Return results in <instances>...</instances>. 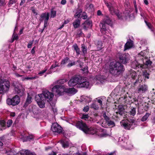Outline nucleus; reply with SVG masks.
<instances>
[{"mask_svg": "<svg viewBox=\"0 0 155 155\" xmlns=\"http://www.w3.org/2000/svg\"><path fill=\"white\" fill-rule=\"evenodd\" d=\"M97 50H99L101 49L102 47V42L101 41H98L97 43Z\"/></svg>", "mask_w": 155, "mask_h": 155, "instance_id": "42", "label": "nucleus"}, {"mask_svg": "<svg viewBox=\"0 0 155 155\" xmlns=\"http://www.w3.org/2000/svg\"><path fill=\"white\" fill-rule=\"evenodd\" d=\"M149 74L146 71H145L143 72V76L147 79L149 78Z\"/></svg>", "mask_w": 155, "mask_h": 155, "instance_id": "40", "label": "nucleus"}, {"mask_svg": "<svg viewBox=\"0 0 155 155\" xmlns=\"http://www.w3.org/2000/svg\"><path fill=\"white\" fill-rule=\"evenodd\" d=\"M10 86V83L8 80L0 78V94L6 93L9 91Z\"/></svg>", "mask_w": 155, "mask_h": 155, "instance_id": "5", "label": "nucleus"}, {"mask_svg": "<svg viewBox=\"0 0 155 155\" xmlns=\"http://www.w3.org/2000/svg\"><path fill=\"white\" fill-rule=\"evenodd\" d=\"M5 125V123L4 120H0V130H2Z\"/></svg>", "mask_w": 155, "mask_h": 155, "instance_id": "36", "label": "nucleus"}, {"mask_svg": "<svg viewBox=\"0 0 155 155\" xmlns=\"http://www.w3.org/2000/svg\"><path fill=\"white\" fill-rule=\"evenodd\" d=\"M133 42L132 41L130 40L127 42L124 45V51L131 48L133 46Z\"/></svg>", "mask_w": 155, "mask_h": 155, "instance_id": "18", "label": "nucleus"}, {"mask_svg": "<svg viewBox=\"0 0 155 155\" xmlns=\"http://www.w3.org/2000/svg\"><path fill=\"white\" fill-rule=\"evenodd\" d=\"M118 111L116 112L117 114H119L120 115H122L124 114V109L123 107L121 105H119L118 107Z\"/></svg>", "mask_w": 155, "mask_h": 155, "instance_id": "22", "label": "nucleus"}, {"mask_svg": "<svg viewBox=\"0 0 155 155\" xmlns=\"http://www.w3.org/2000/svg\"><path fill=\"white\" fill-rule=\"evenodd\" d=\"M78 155H87V154L85 152H83L80 153H79Z\"/></svg>", "mask_w": 155, "mask_h": 155, "instance_id": "64", "label": "nucleus"}, {"mask_svg": "<svg viewBox=\"0 0 155 155\" xmlns=\"http://www.w3.org/2000/svg\"><path fill=\"white\" fill-rule=\"evenodd\" d=\"M104 3L112 15H116L118 18H120L121 16L118 12V10L115 9L110 2H108L106 1H104Z\"/></svg>", "mask_w": 155, "mask_h": 155, "instance_id": "6", "label": "nucleus"}, {"mask_svg": "<svg viewBox=\"0 0 155 155\" xmlns=\"http://www.w3.org/2000/svg\"><path fill=\"white\" fill-rule=\"evenodd\" d=\"M60 142L63 147L66 148L68 147L69 143L67 141L61 140Z\"/></svg>", "mask_w": 155, "mask_h": 155, "instance_id": "32", "label": "nucleus"}, {"mask_svg": "<svg viewBox=\"0 0 155 155\" xmlns=\"http://www.w3.org/2000/svg\"><path fill=\"white\" fill-rule=\"evenodd\" d=\"M34 40H33L31 41H30L29 43L28 44V48H30L32 46V45Z\"/></svg>", "mask_w": 155, "mask_h": 155, "instance_id": "51", "label": "nucleus"}, {"mask_svg": "<svg viewBox=\"0 0 155 155\" xmlns=\"http://www.w3.org/2000/svg\"><path fill=\"white\" fill-rule=\"evenodd\" d=\"M66 91L68 93L72 94H75L77 92V90L73 87L67 89Z\"/></svg>", "mask_w": 155, "mask_h": 155, "instance_id": "27", "label": "nucleus"}, {"mask_svg": "<svg viewBox=\"0 0 155 155\" xmlns=\"http://www.w3.org/2000/svg\"><path fill=\"white\" fill-rule=\"evenodd\" d=\"M47 69H48V68H46V67H45V68L44 70H43L41 71H40L39 72V73H38V74H40L41 75H42L43 74H44V73L45 72H46V71H47Z\"/></svg>", "mask_w": 155, "mask_h": 155, "instance_id": "45", "label": "nucleus"}, {"mask_svg": "<svg viewBox=\"0 0 155 155\" xmlns=\"http://www.w3.org/2000/svg\"><path fill=\"white\" fill-rule=\"evenodd\" d=\"M33 136L32 135H29L28 136L26 137L27 140H30L32 139L33 138Z\"/></svg>", "mask_w": 155, "mask_h": 155, "instance_id": "55", "label": "nucleus"}, {"mask_svg": "<svg viewBox=\"0 0 155 155\" xmlns=\"http://www.w3.org/2000/svg\"><path fill=\"white\" fill-rule=\"evenodd\" d=\"M39 98L37 99V102L41 108L45 107V104L46 101L48 102L52 101L54 96L53 93L45 90L42 93L38 94Z\"/></svg>", "mask_w": 155, "mask_h": 155, "instance_id": "2", "label": "nucleus"}, {"mask_svg": "<svg viewBox=\"0 0 155 155\" xmlns=\"http://www.w3.org/2000/svg\"><path fill=\"white\" fill-rule=\"evenodd\" d=\"M145 22L146 23V25L148 26V28L150 29H151L152 28V26L151 25V24L150 23L147 22L145 20Z\"/></svg>", "mask_w": 155, "mask_h": 155, "instance_id": "46", "label": "nucleus"}, {"mask_svg": "<svg viewBox=\"0 0 155 155\" xmlns=\"http://www.w3.org/2000/svg\"><path fill=\"white\" fill-rule=\"evenodd\" d=\"M103 22L104 23L108 25H110L111 24V20L110 18L107 16H106L104 17L103 19Z\"/></svg>", "mask_w": 155, "mask_h": 155, "instance_id": "21", "label": "nucleus"}, {"mask_svg": "<svg viewBox=\"0 0 155 155\" xmlns=\"http://www.w3.org/2000/svg\"><path fill=\"white\" fill-rule=\"evenodd\" d=\"M150 115V114L149 113H146L145 114L141 119V121L143 122L146 121Z\"/></svg>", "mask_w": 155, "mask_h": 155, "instance_id": "34", "label": "nucleus"}, {"mask_svg": "<svg viewBox=\"0 0 155 155\" xmlns=\"http://www.w3.org/2000/svg\"><path fill=\"white\" fill-rule=\"evenodd\" d=\"M20 153L21 155H36L35 153L31 152L28 150H22L21 152Z\"/></svg>", "mask_w": 155, "mask_h": 155, "instance_id": "24", "label": "nucleus"}, {"mask_svg": "<svg viewBox=\"0 0 155 155\" xmlns=\"http://www.w3.org/2000/svg\"><path fill=\"white\" fill-rule=\"evenodd\" d=\"M71 62V61L70 58L68 57H66L62 60L61 64L64 65L67 64H68L69 62Z\"/></svg>", "mask_w": 155, "mask_h": 155, "instance_id": "31", "label": "nucleus"}, {"mask_svg": "<svg viewBox=\"0 0 155 155\" xmlns=\"http://www.w3.org/2000/svg\"><path fill=\"white\" fill-rule=\"evenodd\" d=\"M147 90V86L145 85L139 86L137 87V92L140 94H142Z\"/></svg>", "mask_w": 155, "mask_h": 155, "instance_id": "12", "label": "nucleus"}, {"mask_svg": "<svg viewBox=\"0 0 155 155\" xmlns=\"http://www.w3.org/2000/svg\"><path fill=\"white\" fill-rule=\"evenodd\" d=\"M89 109V107L88 106H87L84 107L83 109V111L84 112H87Z\"/></svg>", "mask_w": 155, "mask_h": 155, "instance_id": "49", "label": "nucleus"}, {"mask_svg": "<svg viewBox=\"0 0 155 155\" xmlns=\"http://www.w3.org/2000/svg\"><path fill=\"white\" fill-rule=\"evenodd\" d=\"M99 103V105L101 106H102V101L100 99H98L97 101Z\"/></svg>", "mask_w": 155, "mask_h": 155, "instance_id": "57", "label": "nucleus"}, {"mask_svg": "<svg viewBox=\"0 0 155 155\" xmlns=\"http://www.w3.org/2000/svg\"><path fill=\"white\" fill-rule=\"evenodd\" d=\"M72 48H74V50L75 51L76 55L77 56L79 55L80 54L81 51L77 45L76 44H74L73 45Z\"/></svg>", "mask_w": 155, "mask_h": 155, "instance_id": "25", "label": "nucleus"}, {"mask_svg": "<svg viewBox=\"0 0 155 155\" xmlns=\"http://www.w3.org/2000/svg\"><path fill=\"white\" fill-rule=\"evenodd\" d=\"M18 36L17 35H15V33H14L13 35L12 36V38L11 41V42H13L15 40H18Z\"/></svg>", "mask_w": 155, "mask_h": 155, "instance_id": "38", "label": "nucleus"}, {"mask_svg": "<svg viewBox=\"0 0 155 155\" xmlns=\"http://www.w3.org/2000/svg\"><path fill=\"white\" fill-rule=\"evenodd\" d=\"M75 125L77 128L82 130L86 134H94L97 131V129L95 128L88 127L85 123H84L82 120L77 122Z\"/></svg>", "mask_w": 155, "mask_h": 155, "instance_id": "4", "label": "nucleus"}, {"mask_svg": "<svg viewBox=\"0 0 155 155\" xmlns=\"http://www.w3.org/2000/svg\"><path fill=\"white\" fill-rule=\"evenodd\" d=\"M103 117L105 120L106 122L107 121H108L110 119L106 115V114L105 113L103 114Z\"/></svg>", "mask_w": 155, "mask_h": 155, "instance_id": "48", "label": "nucleus"}, {"mask_svg": "<svg viewBox=\"0 0 155 155\" xmlns=\"http://www.w3.org/2000/svg\"><path fill=\"white\" fill-rule=\"evenodd\" d=\"M5 4V0H0V6L4 5Z\"/></svg>", "mask_w": 155, "mask_h": 155, "instance_id": "54", "label": "nucleus"}, {"mask_svg": "<svg viewBox=\"0 0 155 155\" xmlns=\"http://www.w3.org/2000/svg\"><path fill=\"white\" fill-rule=\"evenodd\" d=\"M127 76L128 78H131L134 79L135 78V77L136 76V74L134 70H131L128 71Z\"/></svg>", "mask_w": 155, "mask_h": 155, "instance_id": "19", "label": "nucleus"}, {"mask_svg": "<svg viewBox=\"0 0 155 155\" xmlns=\"http://www.w3.org/2000/svg\"><path fill=\"white\" fill-rule=\"evenodd\" d=\"M51 18H54L56 16V11L52 9H51Z\"/></svg>", "mask_w": 155, "mask_h": 155, "instance_id": "39", "label": "nucleus"}, {"mask_svg": "<svg viewBox=\"0 0 155 155\" xmlns=\"http://www.w3.org/2000/svg\"><path fill=\"white\" fill-rule=\"evenodd\" d=\"M83 25V28L85 29H87V28L91 27V21L88 20H86Z\"/></svg>", "mask_w": 155, "mask_h": 155, "instance_id": "20", "label": "nucleus"}, {"mask_svg": "<svg viewBox=\"0 0 155 155\" xmlns=\"http://www.w3.org/2000/svg\"><path fill=\"white\" fill-rule=\"evenodd\" d=\"M29 112L34 114L37 115L38 113V108L35 105L30 106L28 109Z\"/></svg>", "mask_w": 155, "mask_h": 155, "instance_id": "13", "label": "nucleus"}, {"mask_svg": "<svg viewBox=\"0 0 155 155\" xmlns=\"http://www.w3.org/2000/svg\"><path fill=\"white\" fill-rule=\"evenodd\" d=\"M114 124V123L113 121L109 120L108 121H107L105 122V123L104 121L102 122V126L103 127H107V125H108V126H110L111 125H113Z\"/></svg>", "mask_w": 155, "mask_h": 155, "instance_id": "23", "label": "nucleus"}, {"mask_svg": "<svg viewBox=\"0 0 155 155\" xmlns=\"http://www.w3.org/2000/svg\"><path fill=\"white\" fill-rule=\"evenodd\" d=\"M54 114L56 113L57 111V108L54 107L52 108Z\"/></svg>", "mask_w": 155, "mask_h": 155, "instance_id": "56", "label": "nucleus"}, {"mask_svg": "<svg viewBox=\"0 0 155 155\" xmlns=\"http://www.w3.org/2000/svg\"><path fill=\"white\" fill-rule=\"evenodd\" d=\"M81 48L82 52V55L85 57L87 54V47L84 44H82L81 45Z\"/></svg>", "mask_w": 155, "mask_h": 155, "instance_id": "16", "label": "nucleus"}, {"mask_svg": "<svg viewBox=\"0 0 155 155\" xmlns=\"http://www.w3.org/2000/svg\"><path fill=\"white\" fill-rule=\"evenodd\" d=\"M124 70L123 65L119 62H111L109 67L110 73L114 76H118Z\"/></svg>", "mask_w": 155, "mask_h": 155, "instance_id": "3", "label": "nucleus"}, {"mask_svg": "<svg viewBox=\"0 0 155 155\" xmlns=\"http://www.w3.org/2000/svg\"><path fill=\"white\" fill-rule=\"evenodd\" d=\"M51 130L53 132L60 134L62 132L63 129L57 123H54L51 126Z\"/></svg>", "mask_w": 155, "mask_h": 155, "instance_id": "10", "label": "nucleus"}, {"mask_svg": "<svg viewBox=\"0 0 155 155\" xmlns=\"http://www.w3.org/2000/svg\"><path fill=\"white\" fill-rule=\"evenodd\" d=\"M129 55L128 54H119V59L120 62L124 64L127 63L129 60Z\"/></svg>", "mask_w": 155, "mask_h": 155, "instance_id": "11", "label": "nucleus"}, {"mask_svg": "<svg viewBox=\"0 0 155 155\" xmlns=\"http://www.w3.org/2000/svg\"><path fill=\"white\" fill-rule=\"evenodd\" d=\"M25 0H21V1L20 3V5H22L23 4L25 3Z\"/></svg>", "mask_w": 155, "mask_h": 155, "instance_id": "62", "label": "nucleus"}, {"mask_svg": "<svg viewBox=\"0 0 155 155\" xmlns=\"http://www.w3.org/2000/svg\"><path fill=\"white\" fill-rule=\"evenodd\" d=\"M68 81L67 79H62L59 80L57 81L56 84H62Z\"/></svg>", "mask_w": 155, "mask_h": 155, "instance_id": "35", "label": "nucleus"}, {"mask_svg": "<svg viewBox=\"0 0 155 155\" xmlns=\"http://www.w3.org/2000/svg\"><path fill=\"white\" fill-rule=\"evenodd\" d=\"M82 70L84 73H87L88 72V67L87 66L85 67L84 68L82 69Z\"/></svg>", "mask_w": 155, "mask_h": 155, "instance_id": "50", "label": "nucleus"}, {"mask_svg": "<svg viewBox=\"0 0 155 155\" xmlns=\"http://www.w3.org/2000/svg\"><path fill=\"white\" fill-rule=\"evenodd\" d=\"M73 24L74 27L75 28H77L80 25V21L79 19H77L74 21Z\"/></svg>", "mask_w": 155, "mask_h": 155, "instance_id": "29", "label": "nucleus"}, {"mask_svg": "<svg viewBox=\"0 0 155 155\" xmlns=\"http://www.w3.org/2000/svg\"><path fill=\"white\" fill-rule=\"evenodd\" d=\"M57 153L56 152L52 151L48 154V155H56Z\"/></svg>", "mask_w": 155, "mask_h": 155, "instance_id": "60", "label": "nucleus"}, {"mask_svg": "<svg viewBox=\"0 0 155 155\" xmlns=\"http://www.w3.org/2000/svg\"><path fill=\"white\" fill-rule=\"evenodd\" d=\"M91 107L93 108L94 109H96L97 107L96 106V105L95 104L93 103L91 106Z\"/></svg>", "mask_w": 155, "mask_h": 155, "instance_id": "58", "label": "nucleus"}, {"mask_svg": "<svg viewBox=\"0 0 155 155\" xmlns=\"http://www.w3.org/2000/svg\"><path fill=\"white\" fill-rule=\"evenodd\" d=\"M86 101L88 102H90L91 101L92 99L90 97H86L85 98Z\"/></svg>", "mask_w": 155, "mask_h": 155, "instance_id": "53", "label": "nucleus"}, {"mask_svg": "<svg viewBox=\"0 0 155 155\" xmlns=\"http://www.w3.org/2000/svg\"><path fill=\"white\" fill-rule=\"evenodd\" d=\"M66 3V0H62L61 2V4L64 5Z\"/></svg>", "mask_w": 155, "mask_h": 155, "instance_id": "59", "label": "nucleus"}, {"mask_svg": "<svg viewBox=\"0 0 155 155\" xmlns=\"http://www.w3.org/2000/svg\"><path fill=\"white\" fill-rule=\"evenodd\" d=\"M105 24L106 23H104L103 22L100 23V26L101 28V31L103 33H104V32L107 30Z\"/></svg>", "mask_w": 155, "mask_h": 155, "instance_id": "28", "label": "nucleus"}, {"mask_svg": "<svg viewBox=\"0 0 155 155\" xmlns=\"http://www.w3.org/2000/svg\"><path fill=\"white\" fill-rule=\"evenodd\" d=\"M133 3H134V4L135 9H136L137 6L136 3V1L135 0H134Z\"/></svg>", "mask_w": 155, "mask_h": 155, "instance_id": "61", "label": "nucleus"}, {"mask_svg": "<svg viewBox=\"0 0 155 155\" xmlns=\"http://www.w3.org/2000/svg\"><path fill=\"white\" fill-rule=\"evenodd\" d=\"M78 84V86L81 87L87 88L89 86V83L87 81L85 77H82L80 76H75L73 77L68 82L69 86H74Z\"/></svg>", "mask_w": 155, "mask_h": 155, "instance_id": "1", "label": "nucleus"}, {"mask_svg": "<svg viewBox=\"0 0 155 155\" xmlns=\"http://www.w3.org/2000/svg\"><path fill=\"white\" fill-rule=\"evenodd\" d=\"M20 101V98L18 95H15L12 99L8 98L7 100V104L9 105L15 106L18 105Z\"/></svg>", "mask_w": 155, "mask_h": 155, "instance_id": "7", "label": "nucleus"}, {"mask_svg": "<svg viewBox=\"0 0 155 155\" xmlns=\"http://www.w3.org/2000/svg\"><path fill=\"white\" fill-rule=\"evenodd\" d=\"M49 17V13H42L40 16L39 18V21L40 22H42L44 21V27H46L47 25Z\"/></svg>", "mask_w": 155, "mask_h": 155, "instance_id": "8", "label": "nucleus"}, {"mask_svg": "<svg viewBox=\"0 0 155 155\" xmlns=\"http://www.w3.org/2000/svg\"><path fill=\"white\" fill-rule=\"evenodd\" d=\"M82 10L81 8L78 7L77 9V12L74 15V17L79 18L81 15V13L82 12Z\"/></svg>", "mask_w": 155, "mask_h": 155, "instance_id": "30", "label": "nucleus"}, {"mask_svg": "<svg viewBox=\"0 0 155 155\" xmlns=\"http://www.w3.org/2000/svg\"><path fill=\"white\" fill-rule=\"evenodd\" d=\"M16 2V1L15 0H10L8 3L9 6H12V5L15 4Z\"/></svg>", "mask_w": 155, "mask_h": 155, "instance_id": "41", "label": "nucleus"}, {"mask_svg": "<svg viewBox=\"0 0 155 155\" xmlns=\"http://www.w3.org/2000/svg\"><path fill=\"white\" fill-rule=\"evenodd\" d=\"M51 91L57 94L61 95L64 91V89L63 86L56 85L52 88Z\"/></svg>", "mask_w": 155, "mask_h": 155, "instance_id": "9", "label": "nucleus"}, {"mask_svg": "<svg viewBox=\"0 0 155 155\" xmlns=\"http://www.w3.org/2000/svg\"><path fill=\"white\" fill-rule=\"evenodd\" d=\"M15 90L17 92V94L21 96H23L24 94L25 89L21 86L18 88L15 87Z\"/></svg>", "mask_w": 155, "mask_h": 155, "instance_id": "15", "label": "nucleus"}, {"mask_svg": "<svg viewBox=\"0 0 155 155\" xmlns=\"http://www.w3.org/2000/svg\"><path fill=\"white\" fill-rule=\"evenodd\" d=\"M136 108L134 107H131V110L130 111V115L134 116L136 114Z\"/></svg>", "mask_w": 155, "mask_h": 155, "instance_id": "37", "label": "nucleus"}, {"mask_svg": "<svg viewBox=\"0 0 155 155\" xmlns=\"http://www.w3.org/2000/svg\"><path fill=\"white\" fill-rule=\"evenodd\" d=\"M12 123V120H8L7 122V125L8 127H10Z\"/></svg>", "mask_w": 155, "mask_h": 155, "instance_id": "47", "label": "nucleus"}, {"mask_svg": "<svg viewBox=\"0 0 155 155\" xmlns=\"http://www.w3.org/2000/svg\"><path fill=\"white\" fill-rule=\"evenodd\" d=\"M75 64V62L74 61H71V62H69L68 64L67 65V66L68 67H70L72 66Z\"/></svg>", "mask_w": 155, "mask_h": 155, "instance_id": "44", "label": "nucleus"}, {"mask_svg": "<svg viewBox=\"0 0 155 155\" xmlns=\"http://www.w3.org/2000/svg\"><path fill=\"white\" fill-rule=\"evenodd\" d=\"M131 66L134 69H137L140 68H143L144 66L143 65L139 64L137 61L133 62L132 63Z\"/></svg>", "mask_w": 155, "mask_h": 155, "instance_id": "17", "label": "nucleus"}, {"mask_svg": "<svg viewBox=\"0 0 155 155\" xmlns=\"http://www.w3.org/2000/svg\"><path fill=\"white\" fill-rule=\"evenodd\" d=\"M57 63V62H55L54 64H52L50 68V69H53L55 68L56 67L58 66V65Z\"/></svg>", "mask_w": 155, "mask_h": 155, "instance_id": "52", "label": "nucleus"}, {"mask_svg": "<svg viewBox=\"0 0 155 155\" xmlns=\"http://www.w3.org/2000/svg\"><path fill=\"white\" fill-rule=\"evenodd\" d=\"M89 117V116L88 114H83L82 115V116L81 117V118L82 119H83L86 120V119H88Z\"/></svg>", "mask_w": 155, "mask_h": 155, "instance_id": "43", "label": "nucleus"}, {"mask_svg": "<svg viewBox=\"0 0 155 155\" xmlns=\"http://www.w3.org/2000/svg\"><path fill=\"white\" fill-rule=\"evenodd\" d=\"M143 63L147 66H150L152 64V62L150 59H145L143 60Z\"/></svg>", "mask_w": 155, "mask_h": 155, "instance_id": "33", "label": "nucleus"}, {"mask_svg": "<svg viewBox=\"0 0 155 155\" xmlns=\"http://www.w3.org/2000/svg\"><path fill=\"white\" fill-rule=\"evenodd\" d=\"M31 97L30 96L29 94H28L27 98L26 99L25 103L23 105V107H26L29 104H30L31 102Z\"/></svg>", "mask_w": 155, "mask_h": 155, "instance_id": "26", "label": "nucleus"}, {"mask_svg": "<svg viewBox=\"0 0 155 155\" xmlns=\"http://www.w3.org/2000/svg\"><path fill=\"white\" fill-rule=\"evenodd\" d=\"M129 121L126 120H123L120 122L121 125L126 129L129 130L131 125L129 124Z\"/></svg>", "mask_w": 155, "mask_h": 155, "instance_id": "14", "label": "nucleus"}, {"mask_svg": "<svg viewBox=\"0 0 155 155\" xmlns=\"http://www.w3.org/2000/svg\"><path fill=\"white\" fill-rule=\"evenodd\" d=\"M107 155H116L115 151L111 152Z\"/></svg>", "mask_w": 155, "mask_h": 155, "instance_id": "63", "label": "nucleus"}]
</instances>
